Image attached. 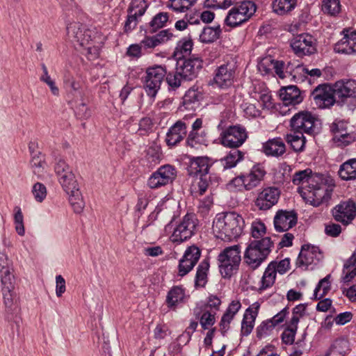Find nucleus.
I'll list each match as a JSON object with an SVG mask.
<instances>
[{"label":"nucleus","mask_w":356,"mask_h":356,"mask_svg":"<svg viewBox=\"0 0 356 356\" xmlns=\"http://www.w3.org/2000/svg\"><path fill=\"white\" fill-rule=\"evenodd\" d=\"M166 75V69L162 65L148 67L144 77V88L147 94L154 97Z\"/></svg>","instance_id":"obj_9"},{"label":"nucleus","mask_w":356,"mask_h":356,"mask_svg":"<svg viewBox=\"0 0 356 356\" xmlns=\"http://www.w3.org/2000/svg\"><path fill=\"white\" fill-rule=\"evenodd\" d=\"M220 33L221 29L220 26L215 27L208 26L202 31L200 35V40L204 43L213 42L219 38Z\"/></svg>","instance_id":"obj_38"},{"label":"nucleus","mask_w":356,"mask_h":356,"mask_svg":"<svg viewBox=\"0 0 356 356\" xmlns=\"http://www.w3.org/2000/svg\"><path fill=\"white\" fill-rule=\"evenodd\" d=\"M221 300L216 296H210L208 298L207 304L204 307V309H209V311H214L215 314L216 311L219 309Z\"/></svg>","instance_id":"obj_63"},{"label":"nucleus","mask_w":356,"mask_h":356,"mask_svg":"<svg viewBox=\"0 0 356 356\" xmlns=\"http://www.w3.org/2000/svg\"><path fill=\"white\" fill-rule=\"evenodd\" d=\"M280 97L285 106H295L302 101L300 90L295 86L283 88L280 91Z\"/></svg>","instance_id":"obj_25"},{"label":"nucleus","mask_w":356,"mask_h":356,"mask_svg":"<svg viewBox=\"0 0 356 356\" xmlns=\"http://www.w3.org/2000/svg\"><path fill=\"white\" fill-rule=\"evenodd\" d=\"M203 99V95L198 88H191L185 93L183 97V106L188 110H195Z\"/></svg>","instance_id":"obj_28"},{"label":"nucleus","mask_w":356,"mask_h":356,"mask_svg":"<svg viewBox=\"0 0 356 356\" xmlns=\"http://www.w3.org/2000/svg\"><path fill=\"white\" fill-rule=\"evenodd\" d=\"M166 81L168 85L174 88H177L181 86V80L183 79L182 76L178 73V70L176 69V72L174 73L169 72L166 73Z\"/></svg>","instance_id":"obj_61"},{"label":"nucleus","mask_w":356,"mask_h":356,"mask_svg":"<svg viewBox=\"0 0 356 356\" xmlns=\"http://www.w3.org/2000/svg\"><path fill=\"white\" fill-rule=\"evenodd\" d=\"M241 307V304L238 300H233L229 305L226 312L223 314L220 321V327L223 332H226L229 328V324L235 315Z\"/></svg>","instance_id":"obj_30"},{"label":"nucleus","mask_w":356,"mask_h":356,"mask_svg":"<svg viewBox=\"0 0 356 356\" xmlns=\"http://www.w3.org/2000/svg\"><path fill=\"white\" fill-rule=\"evenodd\" d=\"M175 177V169L172 165H165L161 166L150 176L147 184L151 188H158L172 183Z\"/></svg>","instance_id":"obj_12"},{"label":"nucleus","mask_w":356,"mask_h":356,"mask_svg":"<svg viewBox=\"0 0 356 356\" xmlns=\"http://www.w3.org/2000/svg\"><path fill=\"white\" fill-rule=\"evenodd\" d=\"M290 260L288 258L277 261L270 262L266 268L261 280V285L258 290L262 291L271 287L275 281L277 273L282 275L289 270Z\"/></svg>","instance_id":"obj_8"},{"label":"nucleus","mask_w":356,"mask_h":356,"mask_svg":"<svg viewBox=\"0 0 356 356\" xmlns=\"http://www.w3.org/2000/svg\"><path fill=\"white\" fill-rule=\"evenodd\" d=\"M244 225L243 218L235 212L220 213L213 222V232L216 238L231 241L241 236Z\"/></svg>","instance_id":"obj_3"},{"label":"nucleus","mask_w":356,"mask_h":356,"mask_svg":"<svg viewBox=\"0 0 356 356\" xmlns=\"http://www.w3.org/2000/svg\"><path fill=\"white\" fill-rule=\"evenodd\" d=\"M201 251L197 246H189L179 260L178 275L184 277L191 272L199 261Z\"/></svg>","instance_id":"obj_15"},{"label":"nucleus","mask_w":356,"mask_h":356,"mask_svg":"<svg viewBox=\"0 0 356 356\" xmlns=\"http://www.w3.org/2000/svg\"><path fill=\"white\" fill-rule=\"evenodd\" d=\"M42 67L43 70V74L40 77V80L48 85L53 95H58L59 93V90L56 86L54 81L52 80L49 75L47 67L44 65H42Z\"/></svg>","instance_id":"obj_57"},{"label":"nucleus","mask_w":356,"mask_h":356,"mask_svg":"<svg viewBox=\"0 0 356 356\" xmlns=\"http://www.w3.org/2000/svg\"><path fill=\"white\" fill-rule=\"evenodd\" d=\"M58 179L66 193H70V191L79 188L72 171L67 172V175Z\"/></svg>","instance_id":"obj_46"},{"label":"nucleus","mask_w":356,"mask_h":356,"mask_svg":"<svg viewBox=\"0 0 356 356\" xmlns=\"http://www.w3.org/2000/svg\"><path fill=\"white\" fill-rule=\"evenodd\" d=\"M334 93L337 102L356 106V81L339 80L334 84Z\"/></svg>","instance_id":"obj_10"},{"label":"nucleus","mask_w":356,"mask_h":356,"mask_svg":"<svg viewBox=\"0 0 356 356\" xmlns=\"http://www.w3.org/2000/svg\"><path fill=\"white\" fill-rule=\"evenodd\" d=\"M264 152L267 155L279 156L285 152V145L280 138L268 140L263 146Z\"/></svg>","instance_id":"obj_31"},{"label":"nucleus","mask_w":356,"mask_h":356,"mask_svg":"<svg viewBox=\"0 0 356 356\" xmlns=\"http://www.w3.org/2000/svg\"><path fill=\"white\" fill-rule=\"evenodd\" d=\"M322 10L324 13L330 15H337L341 10L339 0H324L322 6Z\"/></svg>","instance_id":"obj_51"},{"label":"nucleus","mask_w":356,"mask_h":356,"mask_svg":"<svg viewBox=\"0 0 356 356\" xmlns=\"http://www.w3.org/2000/svg\"><path fill=\"white\" fill-rule=\"evenodd\" d=\"M210 166L211 164L207 157H195L190 161L188 172L191 176H202L208 174Z\"/></svg>","instance_id":"obj_26"},{"label":"nucleus","mask_w":356,"mask_h":356,"mask_svg":"<svg viewBox=\"0 0 356 356\" xmlns=\"http://www.w3.org/2000/svg\"><path fill=\"white\" fill-rule=\"evenodd\" d=\"M193 42L191 36H186L181 38L177 43L175 54L178 56H186L191 54L193 49Z\"/></svg>","instance_id":"obj_44"},{"label":"nucleus","mask_w":356,"mask_h":356,"mask_svg":"<svg viewBox=\"0 0 356 356\" xmlns=\"http://www.w3.org/2000/svg\"><path fill=\"white\" fill-rule=\"evenodd\" d=\"M266 226L260 220L253 221L251 225V235L255 240L264 236L266 234Z\"/></svg>","instance_id":"obj_54"},{"label":"nucleus","mask_w":356,"mask_h":356,"mask_svg":"<svg viewBox=\"0 0 356 356\" xmlns=\"http://www.w3.org/2000/svg\"><path fill=\"white\" fill-rule=\"evenodd\" d=\"M280 196L277 187H267L263 189L255 200V205L260 210H268L276 204Z\"/></svg>","instance_id":"obj_19"},{"label":"nucleus","mask_w":356,"mask_h":356,"mask_svg":"<svg viewBox=\"0 0 356 356\" xmlns=\"http://www.w3.org/2000/svg\"><path fill=\"white\" fill-rule=\"evenodd\" d=\"M148 6L145 0H132L128 8V13L139 18L144 15Z\"/></svg>","instance_id":"obj_47"},{"label":"nucleus","mask_w":356,"mask_h":356,"mask_svg":"<svg viewBox=\"0 0 356 356\" xmlns=\"http://www.w3.org/2000/svg\"><path fill=\"white\" fill-rule=\"evenodd\" d=\"M312 96L316 105L320 108H328L337 101L334 97V85H320L313 90Z\"/></svg>","instance_id":"obj_13"},{"label":"nucleus","mask_w":356,"mask_h":356,"mask_svg":"<svg viewBox=\"0 0 356 356\" xmlns=\"http://www.w3.org/2000/svg\"><path fill=\"white\" fill-rule=\"evenodd\" d=\"M291 127L293 131L302 134L305 133L309 135H315L320 131V122L309 112H300L291 119Z\"/></svg>","instance_id":"obj_7"},{"label":"nucleus","mask_w":356,"mask_h":356,"mask_svg":"<svg viewBox=\"0 0 356 356\" xmlns=\"http://www.w3.org/2000/svg\"><path fill=\"white\" fill-rule=\"evenodd\" d=\"M210 184V176L208 174L200 176L191 187V191L195 196L202 195Z\"/></svg>","instance_id":"obj_40"},{"label":"nucleus","mask_w":356,"mask_h":356,"mask_svg":"<svg viewBox=\"0 0 356 356\" xmlns=\"http://www.w3.org/2000/svg\"><path fill=\"white\" fill-rule=\"evenodd\" d=\"M197 0H169L167 6L176 13H186Z\"/></svg>","instance_id":"obj_43"},{"label":"nucleus","mask_w":356,"mask_h":356,"mask_svg":"<svg viewBox=\"0 0 356 356\" xmlns=\"http://www.w3.org/2000/svg\"><path fill=\"white\" fill-rule=\"evenodd\" d=\"M209 268V262L207 259H204L199 264L196 275L195 285L197 286H204L207 282V272Z\"/></svg>","instance_id":"obj_42"},{"label":"nucleus","mask_w":356,"mask_h":356,"mask_svg":"<svg viewBox=\"0 0 356 356\" xmlns=\"http://www.w3.org/2000/svg\"><path fill=\"white\" fill-rule=\"evenodd\" d=\"M343 122H334L330 127V130L332 132L334 137L333 139L335 142L340 140L341 138L345 136L347 134H349L346 129L344 127L343 129H339V127H343Z\"/></svg>","instance_id":"obj_60"},{"label":"nucleus","mask_w":356,"mask_h":356,"mask_svg":"<svg viewBox=\"0 0 356 356\" xmlns=\"http://www.w3.org/2000/svg\"><path fill=\"white\" fill-rule=\"evenodd\" d=\"M332 213L336 221L347 225L356 216V204L350 200L342 202L332 209Z\"/></svg>","instance_id":"obj_16"},{"label":"nucleus","mask_w":356,"mask_h":356,"mask_svg":"<svg viewBox=\"0 0 356 356\" xmlns=\"http://www.w3.org/2000/svg\"><path fill=\"white\" fill-rule=\"evenodd\" d=\"M241 107L243 110L245 115L250 118H256L260 115V111L256 107L255 104L244 102Z\"/></svg>","instance_id":"obj_62"},{"label":"nucleus","mask_w":356,"mask_h":356,"mask_svg":"<svg viewBox=\"0 0 356 356\" xmlns=\"http://www.w3.org/2000/svg\"><path fill=\"white\" fill-rule=\"evenodd\" d=\"M255 318L244 314L241 323V334L243 336L250 334L254 327Z\"/></svg>","instance_id":"obj_59"},{"label":"nucleus","mask_w":356,"mask_h":356,"mask_svg":"<svg viewBox=\"0 0 356 356\" xmlns=\"http://www.w3.org/2000/svg\"><path fill=\"white\" fill-rule=\"evenodd\" d=\"M334 51L338 53L350 54L356 53V32L346 34L334 46Z\"/></svg>","instance_id":"obj_27"},{"label":"nucleus","mask_w":356,"mask_h":356,"mask_svg":"<svg viewBox=\"0 0 356 356\" xmlns=\"http://www.w3.org/2000/svg\"><path fill=\"white\" fill-rule=\"evenodd\" d=\"M146 156L150 163H157L161 158V147L156 144L149 146Z\"/></svg>","instance_id":"obj_53"},{"label":"nucleus","mask_w":356,"mask_h":356,"mask_svg":"<svg viewBox=\"0 0 356 356\" xmlns=\"http://www.w3.org/2000/svg\"><path fill=\"white\" fill-rule=\"evenodd\" d=\"M235 76V71L229 64L222 65L216 70L214 83L220 88L230 86Z\"/></svg>","instance_id":"obj_21"},{"label":"nucleus","mask_w":356,"mask_h":356,"mask_svg":"<svg viewBox=\"0 0 356 356\" xmlns=\"http://www.w3.org/2000/svg\"><path fill=\"white\" fill-rule=\"evenodd\" d=\"M297 4V0H273L272 8L274 13L284 15L293 10Z\"/></svg>","instance_id":"obj_34"},{"label":"nucleus","mask_w":356,"mask_h":356,"mask_svg":"<svg viewBox=\"0 0 356 356\" xmlns=\"http://www.w3.org/2000/svg\"><path fill=\"white\" fill-rule=\"evenodd\" d=\"M275 327L270 319L263 321L257 328V334L259 338L264 337L271 332Z\"/></svg>","instance_id":"obj_55"},{"label":"nucleus","mask_w":356,"mask_h":356,"mask_svg":"<svg viewBox=\"0 0 356 356\" xmlns=\"http://www.w3.org/2000/svg\"><path fill=\"white\" fill-rule=\"evenodd\" d=\"M339 177L346 181L356 179V159L344 162L339 170Z\"/></svg>","instance_id":"obj_33"},{"label":"nucleus","mask_w":356,"mask_h":356,"mask_svg":"<svg viewBox=\"0 0 356 356\" xmlns=\"http://www.w3.org/2000/svg\"><path fill=\"white\" fill-rule=\"evenodd\" d=\"M274 248V243L268 236L250 241L244 252V262L249 268H259L268 258Z\"/></svg>","instance_id":"obj_4"},{"label":"nucleus","mask_w":356,"mask_h":356,"mask_svg":"<svg viewBox=\"0 0 356 356\" xmlns=\"http://www.w3.org/2000/svg\"><path fill=\"white\" fill-rule=\"evenodd\" d=\"M330 275L321 280L314 293L315 300H319L325 296L330 289V282L329 281Z\"/></svg>","instance_id":"obj_48"},{"label":"nucleus","mask_w":356,"mask_h":356,"mask_svg":"<svg viewBox=\"0 0 356 356\" xmlns=\"http://www.w3.org/2000/svg\"><path fill=\"white\" fill-rule=\"evenodd\" d=\"M293 131V134H289L286 136V141L291 146L295 152H302L305 145V138L302 134L296 131Z\"/></svg>","instance_id":"obj_35"},{"label":"nucleus","mask_w":356,"mask_h":356,"mask_svg":"<svg viewBox=\"0 0 356 356\" xmlns=\"http://www.w3.org/2000/svg\"><path fill=\"white\" fill-rule=\"evenodd\" d=\"M195 222L191 215L186 214L182 221L175 229L170 236L173 243H180L190 238L194 234Z\"/></svg>","instance_id":"obj_14"},{"label":"nucleus","mask_w":356,"mask_h":356,"mask_svg":"<svg viewBox=\"0 0 356 356\" xmlns=\"http://www.w3.org/2000/svg\"><path fill=\"white\" fill-rule=\"evenodd\" d=\"M291 47L298 56L310 55L316 51L314 39L309 34H300L294 37L291 42Z\"/></svg>","instance_id":"obj_17"},{"label":"nucleus","mask_w":356,"mask_h":356,"mask_svg":"<svg viewBox=\"0 0 356 356\" xmlns=\"http://www.w3.org/2000/svg\"><path fill=\"white\" fill-rule=\"evenodd\" d=\"M187 134V125L183 120L176 122L168 130L165 141L168 146H175L180 143Z\"/></svg>","instance_id":"obj_22"},{"label":"nucleus","mask_w":356,"mask_h":356,"mask_svg":"<svg viewBox=\"0 0 356 356\" xmlns=\"http://www.w3.org/2000/svg\"><path fill=\"white\" fill-rule=\"evenodd\" d=\"M201 67L202 61L198 58L181 59L179 58L176 68L184 80L191 81L197 76Z\"/></svg>","instance_id":"obj_18"},{"label":"nucleus","mask_w":356,"mask_h":356,"mask_svg":"<svg viewBox=\"0 0 356 356\" xmlns=\"http://www.w3.org/2000/svg\"><path fill=\"white\" fill-rule=\"evenodd\" d=\"M241 261L239 245L225 248L218 257L219 270L222 276L230 277L238 270Z\"/></svg>","instance_id":"obj_5"},{"label":"nucleus","mask_w":356,"mask_h":356,"mask_svg":"<svg viewBox=\"0 0 356 356\" xmlns=\"http://www.w3.org/2000/svg\"><path fill=\"white\" fill-rule=\"evenodd\" d=\"M320 254L318 248L310 245H304L297 259L296 264L299 267H307L314 263L316 260L318 261Z\"/></svg>","instance_id":"obj_23"},{"label":"nucleus","mask_w":356,"mask_h":356,"mask_svg":"<svg viewBox=\"0 0 356 356\" xmlns=\"http://www.w3.org/2000/svg\"><path fill=\"white\" fill-rule=\"evenodd\" d=\"M172 37V33L168 29H165L159 31L154 35L145 36L140 42V44L145 49H154L161 44L168 42Z\"/></svg>","instance_id":"obj_24"},{"label":"nucleus","mask_w":356,"mask_h":356,"mask_svg":"<svg viewBox=\"0 0 356 356\" xmlns=\"http://www.w3.org/2000/svg\"><path fill=\"white\" fill-rule=\"evenodd\" d=\"M243 153L236 149L230 151L229 153L220 160L224 169L232 168L243 159Z\"/></svg>","instance_id":"obj_39"},{"label":"nucleus","mask_w":356,"mask_h":356,"mask_svg":"<svg viewBox=\"0 0 356 356\" xmlns=\"http://www.w3.org/2000/svg\"><path fill=\"white\" fill-rule=\"evenodd\" d=\"M297 215L293 211L280 210L274 217V226L277 232H286L297 223Z\"/></svg>","instance_id":"obj_20"},{"label":"nucleus","mask_w":356,"mask_h":356,"mask_svg":"<svg viewBox=\"0 0 356 356\" xmlns=\"http://www.w3.org/2000/svg\"><path fill=\"white\" fill-rule=\"evenodd\" d=\"M216 314L214 311L203 309L202 314L200 317V323L204 330H208L216 322Z\"/></svg>","instance_id":"obj_52"},{"label":"nucleus","mask_w":356,"mask_h":356,"mask_svg":"<svg viewBox=\"0 0 356 356\" xmlns=\"http://www.w3.org/2000/svg\"><path fill=\"white\" fill-rule=\"evenodd\" d=\"M69 195V201L74 209V211L80 213L85 207V202L83 199L79 188L67 193Z\"/></svg>","instance_id":"obj_37"},{"label":"nucleus","mask_w":356,"mask_h":356,"mask_svg":"<svg viewBox=\"0 0 356 356\" xmlns=\"http://www.w3.org/2000/svg\"><path fill=\"white\" fill-rule=\"evenodd\" d=\"M300 75H303L306 78L309 76L311 78L315 79L320 77L322 75V72L318 68L309 69L302 65H298L292 76L294 79H297L296 81H303Z\"/></svg>","instance_id":"obj_36"},{"label":"nucleus","mask_w":356,"mask_h":356,"mask_svg":"<svg viewBox=\"0 0 356 356\" xmlns=\"http://www.w3.org/2000/svg\"><path fill=\"white\" fill-rule=\"evenodd\" d=\"M32 193L35 201L42 202L47 196L46 186L40 182H37L33 186Z\"/></svg>","instance_id":"obj_56"},{"label":"nucleus","mask_w":356,"mask_h":356,"mask_svg":"<svg viewBox=\"0 0 356 356\" xmlns=\"http://www.w3.org/2000/svg\"><path fill=\"white\" fill-rule=\"evenodd\" d=\"M30 163L33 173L38 177L42 176L46 167L44 156L38 153L32 157Z\"/></svg>","instance_id":"obj_49"},{"label":"nucleus","mask_w":356,"mask_h":356,"mask_svg":"<svg viewBox=\"0 0 356 356\" xmlns=\"http://www.w3.org/2000/svg\"><path fill=\"white\" fill-rule=\"evenodd\" d=\"M184 298L185 292L184 289L175 286L168 291L166 296V303L169 308L175 309L179 303L184 302Z\"/></svg>","instance_id":"obj_32"},{"label":"nucleus","mask_w":356,"mask_h":356,"mask_svg":"<svg viewBox=\"0 0 356 356\" xmlns=\"http://www.w3.org/2000/svg\"><path fill=\"white\" fill-rule=\"evenodd\" d=\"M256 6L250 1L236 3L229 10L225 23L230 27H236L247 22L255 13Z\"/></svg>","instance_id":"obj_6"},{"label":"nucleus","mask_w":356,"mask_h":356,"mask_svg":"<svg viewBox=\"0 0 356 356\" xmlns=\"http://www.w3.org/2000/svg\"><path fill=\"white\" fill-rule=\"evenodd\" d=\"M332 347L339 352L341 355L345 356L350 351L349 342L346 339L340 338L334 342Z\"/></svg>","instance_id":"obj_58"},{"label":"nucleus","mask_w":356,"mask_h":356,"mask_svg":"<svg viewBox=\"0 0 356 356\" xmlns=\"http://www.w3.org/2000/svg\"><path fill=\"white\" fill-rule=\"evenodd\" d=\"M169 14L166 12L157 13L149 22V32L153 33L158 29L164 27L169 19Z\"/></svg>","instance_id":"obj_45"},{"label":"nucleus","mask_w":356,"mask_h":356,"mask_svg":"<svg viewBox=\"0 0 356 356\" xmlns=\"http://www.w3.org/2000/svg\"><path fill=\"white\" fill-rule=\"evenodd\" d=\"M247 138L245 129L240 125L230 126L220 134L221 144L233 149L241 146Z\"/></svg>","instance_id":"obj_11"},{"label":"nucleus","mask_w":356,"mask_h":356,"mask_svg":"<svg viewBox=\"0 0 356 356\" xmlns=\"http://www.w3.org/2000/svg\"><path fill=\"white\" fill-rule=\"evenodd\" d=\"M265 172L258 166H254L249 172L244 175L245 190L250 191L259 186L263 179Z\"/></svg>","instance_id":"obj_29"},{"label":"nucleus","mask_w":356,"mask_h":356,"mask_svg":"<svg viewBox=\"0 0 356 356\" xmlns=\"http://www.w3.org/2000/svg\"><path fill=\"white\" fill-rule=\"evenodd\" d=\"M325 232L327 236L332 237L338 236L341 232V227L338 224L330 222L325 225Z\"/></svg>","instance_id":"obj_64"},{"label":"nucleus","mask_w":356,"mask_h":356,"mask_svg":"<svg viewBox=\"0 0 356 356\" xmlns=\"http://www.w3.org/2000/svg\"><path fill=\"white\" fill-rule=\"evenodd\" d=\"M68 40L85 55L88 59L94 60L99 56L102 47L100 37L79 22L70 23L67 26Z\"/></svg>","instance_id":"obj_2"},{"label":"nucleus","mask_w":356,"mask_h":356,"mask_svg":"<svg viewBox=\"0 0 356 356\" xmlns=\"http://www.w3.org/2000/svg\"><path fill=\"white\" fill-rule=\"evenodd\" d=\"M2 292L6 311L10 314L17 312L19 311V304L13 291Z\"/></svg>","instance_id":"obj_41"},{"label":"nucleus","mask_w":356,"mask_h":356,"mask_svg":"<svg viewBox=\"0 0 356 356\" xmlns=\"http://www.w3.org/2000/svg\"><path fill=\"white\" fill-rule=\"evenodd\" d=\"M292 181L299 186L298 192L306 203L316 207L329 202L335 186L330 177L312 173L310 169L296 172Z\"/></svg>","instance_id":"obj_1"},{"label":"nucleus","mask_w":356,"mask_h":356,"mask_svg":"<svg viewBox=\"0 0 356 356\" xmlns=\"http://www.w3.org/2000/svg\"><path fill=\"white\" fill-rule=\"evenodd\" d=\"M2 291H10L14 289L15 278L13 275V268L0 272Z\"/></svg>","instance_id":"obj_50"}]
</instances>
